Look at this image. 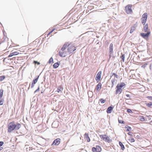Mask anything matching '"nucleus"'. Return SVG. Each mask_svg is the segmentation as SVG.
<instances>
[{"mask_svg":"<svg viewBox=\"0 0 152 152\" xmlns=\"http://www.w3.org/2000/svg\"><path fill=\"white\" fill-rule=\"evenodd\" d=\"M76 49V47L73 44L66 42L61 48L59 55L61 57H65L67 54H72Z\"/></svg>","mask_w":152,"mask_h":152,"instance_id":"obj_1","label":"nucleus"},{"mask_svg":"<svg viewBox=\"0 0 152 152\" xmlns=\"http://www.w3.org/2000/svg\"><path fill=\"white\" fill-rule=\"evenodd\" d=\"M7 127L8 132H11L14 130H18L21 127V124L19 123L15 124L14 121H12L9 123Z\"/></svg>","mask_w":152,"mask_h":152,"instance_id":"obj_2","label":"nucleus"},{"mask_svg":"<svg viewBox=\"0 0 152 152\" xmlns=\"http://www.w3.org/2000/svg\"><path fill=\"white\" fill-rule=\"evenodd\" d=\"M126 85L125 83L122 82L120 84H118L116 87V90L115 94H120L123 90L125 87Z\"/></svg>","mask_w":152,"mask_h":152,"instance_id":"obj_3","label":"nucleus"},{"mask_svg":"<svg viewBox=\"0 0 152 152\" xmlns=\"http://www.w3.org/2000/svg\"><path fill=\"white\" fill-rule=\"evenodd\" d=\"M132 4H129L125 7V11L127 14H130L132 13Z\"/></svg>","mask_w":152,"mask_h":152,"instance_id":"obj_4","label":"nucleus"},{"mask_svg":"<svg viewBox=\"0 0 152 152\" xmlns=\"http://www.w3.org/2000/svg\"><path fill=\"white\" fill-rule=\"evenodd\" d=\"M100 138L106 142H110L111 141V140L107 135L106 134H102L99 135Z\"/></svg>","mask_w":152,"mask_h":152,"instance_id":"obj_5","label":"nucleus"},{"mask_svg":"<svg viewBox=\"0 0 152 152\" xmlns=\"http://www.w3.org/2000/svg\"><path fill=\"white\" fill-rule=\"evenodd\" d=\"M148 17L147 13L146 12L144 13L142 16L141 18V23L143 25H145L146 21Z\"/></svg>","mask_w":152,"mask_h":152,"instance_id":"obj_6","label":"nucleus"},{"mask_svg":"<svg viewBox=\"0 0 152 152\" xmlns=\"http://www.w3.org/2000/svg\"><path fill=\"white\" fill-rule=\"evenodd\" d=\"M151 33L150 31H148L146 34H144V33H141L140 34L141 36L143 38L145 39L148 38L150 34Z\"/></svg>","mask_w":152,"mask_h":152,"instance_id":"obj_7","label":"nucleus"},{"mask_svg":"<svg viewBox=\"0 0 152 152\" xmlns=\"http://www.w3.org/2000/svg\"><path fill=\"white\" fill-rule=\"evenodd\" d=\"M102 75V72H99L96 75V80L97 82H98L100 80L101 76Z\"/></svg>","mask_w":152,"mask_h":152,"instance_id":"obj_8","label":"nucleus"},{"mask_svg":"<svg viewBox=\"0 0 152 152\" xmlns=\"http://www.w3.org/2000/svg\"><path fill=\"white\" fill-rule=\"evenodd\" d=\"M61 139L59 138H57L53 142L52 145H58L60 143Z\"/></svg>","mask_w":152,"mask_h":152,"instance_id":"obj_9","label":"nucleus"},{"mask_svg":"<svg viewBox=\"0 0 152 152\" xmlns=\"http://www.w3.org/2000/svg\"><path fill=\"white\" fill-rule=\"evenodd\" d=\"M84 138L86 140L87 142H89L90 141V139L89 137L88 134L87 133H85L84 135Z\"/></svg>","mask_w":152,"mask_h":152,"instance_id":"obj_10","label":"nucleus"},{"mask_svg":"<svg viewBox=\"0 0 152 152\" xmlns=\"http://www.w3.org/2000/svg\"><path fill=\"white\" fill-rule=\"evenodd\" d=\"M39 76H38L36 79L33 80L31 84V88H32L34 87V84L37 82L39 79Z\"/></svg>","mask_w":152,"mask_h":152,"instance_id":"obj_11","label":"nucleus"},{"mask_svg":"<svg viewBox=\"0 0 152 152\" xmlns=\"http://www.w3.org/2000/svg\"><path fill=\"white\" fill-rule=\"evenodd\" d=\"M137 26V25L136 24L134 25L133 26H132L131 28L130 33L131 34L136 29V28Z\"/></svg>","mask_w":152,"mask_h":152,"instance_id":"obj_12","label":"nucleus"},{"mask_svg":"<svg viewBox=\"0 0 152 152\" xmlns=\"http://www.w3.org/2000/svg\"><path fill=\"white\" fill-rule=\"evenodd\" d=\"M19 54V52H14L10 53L8 56V57H11L14 56L16 55Z\"/></svg>","mask_w":152,"mask_h":152,"instance_id":"obj_13","label":"nucleus"},{"mask_svg":"<svg viewBox=\"0 0 152 152\" xmlns=\"http://www.w3.org/2000/svg\"><path fill=\"white\" fill-rule=\"evenodd\" d=\"M113 107L111 106L109 107H108L107 110V113H111L112 110H113Z\"/></svg>","mask_w":152,"mask_h":152,"instance_id":"obj_14","label":"nucleus"},{"mask_svg":"<svg viewBox=\"0 0 152 152\" xmlns=\"http://www.w3.org/2000/svg\"><path fill=\"white\" fill-rule=\"evenodd\" d=\"M101 83H99L96 86V89L97 91H99L101 88Z\"/></svg>","mask_w":152,"mask_h":152,"instance_id":"obj_15","label":"nucleus"},{"mask_svg":"<svg viewBox=\"0 0 152 152\" xmlns=\"http://www.w3.org/2000/svg\"><path fill=\"white\" fill-rule=\"evenodd\" d=\"M63 88L61 86H60L59 87L57 88V91L58 93L61 92L63 90Z\"/></svg>","mask_w":152,"mask_h":152,"instance_id":"obj_16","label":"nucleus"},{"mask_svg":"<svg viewBox=\"0 0 152 152\" xmlns=\"http://www.w3.org/2000/svg\"><path fill=\"white\" fill-rule=\"evenodd\" d=\"M143 29L145 32H148V24H146L143 27Z\"/></svg>","mask_w":152,"mask_h":152,"instance_id":"obj_17","label":"nucleus"},{"mask_svg":"<svg viewBox=\"0 0 152 152\" xmlns=\"http://www.w3.org/2000/svg\"><path fill=\"white\" fill-rule=\"evenodd\" d=\"M113 44L112 43H111L110 44V53H112L113 51Z\"/></svg>","mask_w":152,"mask_h":152,"instance_id":"obj_18","label":"nucleus"},{"mask_svg":"<svg viewBox=\"0 0 152 152\" xmlns=\"http://www.w3.org/2000/svg\"><path fill=\"white\" fill-rule=\"evenodd\" d=\"M97 152H100L102 150L101 147L99 146H96V147Z\"/></svg>","mask_w":152,"mask_h":152,"instance_id":"obj_19","label":"nucleus"},{"mask_svg":"<svg viewBox=\"0 0 152 152\" xmlns=\"http://www.w3.org/2000/svg\"><path fill=\"white\" fill-rule=\"evenodd\" d=\"M146 106L150 108H151V107L152 106V102H150L148 103H147L146 104Z\"/></svg>","mask_w":152,"mask_h":152,"instance_id":"obj_20","label":"nucleus"},{"mask_svg":"<svg viewBox=\"0 0 152 152\" xmlns=\"http://www.w3.org/2000/svg\"><path fill=\"white\" fill-rule=\"evenodd\" d=\"M59 64L58 62L55 63L53 65V67L54 68H56L58 67Z\"/></svg>","mask_w":152,"mask_h":152,"instance_id":"obj_21","label":"nucleus"},{"mask_svg":"<svg viewBox=\"0 0 152 152\" xmlns=\"http://www.w3.org/2000/svg\"><path fill=\"white\" fill-rule=\"evenodd\" d=\"M119 144L120 145L121 148V149L123 150H124V149L125 148L124 145L121 142H119Z\"/></svg>","mask_w":152,"mask_h":152,"instance_id":"obj_22","label":"nucleus"},{"mask_svg":"<svg viewBox=\"0 0 152 152\" xmlns=\"http://www.w3.org/2000/svg\"><path fill=\"white\" fill-rule=\"evenodd\" d=\"M3 90L2 89L0 90V99H1L3 95Z\"/></svg>","mask_w":152,"mask_h":152,"instance_id":"obj_23","label":"nucleus"},{"mask_svg":"<svg viewBox=\"0 0 152 152\" xmlns=\"http://www.w3.org/2000/svg\"><path fill=\"white\" fill-rule=\"evenodd\" d=\"M5 78V76H0V81H1L4 80Z\"/></svg>","mask_w":152,"mask_h":152,"instance_id":"obj_24","label":"nucleus"},{"mask_svg":"<svg viewBox=\"0 0 152 152\" xmlns=\"http://www.w3.org/2000/svg\"><path fill=\"white\" fill-rule=\"evenodd\" d=\"M129 141L131 142H134V138L132 137H130L129 139Z\"/></svg>","mask_w":152,"mask_h":152,"instance_id":"obj_25","label":"nucleus"},{"mask_svg":"<svg viewBox=\"0 0 152 152\" xmlns=\"http://www.w3.org/2000/svg\"><path fill=\"white\" fill-rule=\"evenodd\" d=\"M125 57V55L124 54L122 55L121 57V60H122L123 62H124Z\"/></svg>","mask_w":152,"mask_h":152,"instance_id":"obj_26","label":"nucleus"},{"mask_svg":"<svg viewBox=\"0 0 152 152\" xmlns=\"http://www.w3.org/2000/svg\"><path fill=\"white\" fill-rule=\"evenodd\" d=\"M51 62L53 63V58L51 57L49 59L48 63L49 64L51 63Z\"/></svg>","mask_w":152,"mask_h":152,"instance_id":"obj_27","label":"nucleus"},{"mask_svg":"<svg viewBox=\"0 0 152 152\" xmlns=\"http://www.w3.org/2000/svg\"><path fill=\"white\" fill-rule=\"evenodd\" d=\"M140 120L141 121H144L145 120V118L143 116H140Z\"/></svg>","mask_w":152,"mask_h":152,"instance_id":"obj_28","label":"nucleus"},{"mask_svg":"<svg viewBox=\"0 0 152 152\" xmlns=\"http://www.w3.org/2000/svg\"><path fill=\"white\" fill-rule=\"evenodd\" d=\"M125 128L127 129L126 130L127 131H129L131 129V128L129 126H127L125 127Z\"/></svg>","mask_w":152,"mask_h":152,"instance_id":"obj_29","label":"nucleus"},{"mask_svg":"<svg viewBox=\"0 0 152 152\" xmlns=\"http://www.w3.org/2000/svg\"><path fill=\"white\" fill-rule=\"evenodd\" d=\"M4 100L3 99H1L0 100V105H2L3 104Z\"/></svg>","mask_w":152,"mask_h":152,"instance_id":"obj_30","label":"nucleus"},{"mask_svg":"<svg viewBox=\"0 0 152 152\" xmlns=\"http://www.w3.org/2000/svg\"><path fill=\"white\" fill-rule=\"evenodd\" d=\"M118 121L119 123L121 124H124V122L121 120H119L118 119Z\"/></svg>","mask_w":152,"mask_h":152,"instance_id":"obj_31","label":"nucleus"},{"mask_svg":"<svg viewBox=\"0 0 152 152\" xmlns=\"http://www.w3.org/2000/svg\"><path fill=\"white\" fill-rule=\"evenodd\" d=\"M4 142H3L1 141L0 142V147L2 146L4 144ZM1 148H2L1 149H0V150H1L3 148L2 147Z\"/></svg>","mask_w":152,"mask_h":152,"instance_id":"obj_32","label":"nucleus"},{"mask_svg":"<svg viewBox=\"0 0 152 152\" xmlns=\"http://www.w3.org/2000/svg\"><path fill=\"white\" fill-rule=\"evenodd\" d=\"M92 150L93 152H97L96 148L93 147L92 148Z\"/></svg>","mask_w":152,"mask_h":152,"instance_id":"obj_33","label":"nucleus"},{"mask_svg":"<svg viewBox=\"0 0 152 152\" xmlns=\"http://www.w3.org/2000/svg\"><path fill=\"white\" fill-rule=\"evenodd\" d=\"M105 100L103 99H101L100 100V102L101 103H103L105 102Z\"/></svg>","mask_w":152,"mask_h":152,"instance_id":"obj_34","label":"nucleus"},{"mask_svg":"<svg viewBox=\"0 0 152 152\" xmlns=\"http://www.w3.org/2000/svg\"><path fill=\"white\" fill-rule=\"evenodd\" d=\"M33 62L35 64H37L38 65H39L40 64V63L39 62L35 61H34Z\"/></svg>","mask_w":152,"mask_h":152,"instance_id":"obj_35","label":"nucleus"},{"mask_svg":"<svg viewBox=\"0 0 152 152\" xmlns=\"http://www.w3.org/2000/svg\"><path fill=\"white\" fill-rule=\"evenodd\" d=\"M127 111L129 113H131L132 112L131 110L129 109H127Z\"/></svg>","mask_w":152,"mask_h":152,"instance_id":"obj_36","label":"nucleus"},{"mask_svg":"<svg viewBox=\"0 0 152 152\" xmlns=\"http://www.w3.org/2000/svg\"><path fill=\"white\" fill-rule=\"evenodd\" d=\"M113 75H114L115 76L116 78H118V75L116 74L115 73H113L112 75V76Z\"/></svg>","mask_w":152,"mask_h":152,"instance_id":"obj_37","label":"nucleus"},{"mask_svg":"<svg viewBox=\"0 0 152 152\" xmlns=\"http://www.w3.org/2000/svg\"><path fill=\"white\" fill-rule=\"evenodd\" d=\"M147 98H148L149 99L152 100V96H148L147 97Z\"/></svg>","mask_w":152,"mask_h":152,"instance_id":"obj_38","label":"nucleus"},{"mask_svg":"<svg viewBox=\"0 0 152 152\" xmlns=\"http://www.w3.org/2000/svg\"><path fill=\"white\" fill-rule=\"evenodd\" d=\"M55 28H53L51 31L48 34V35H50L51 33H52L53 31H54L55 30Z\"/></svg>","mask_w":152,"mask_h":152,"instance_id":"obj_39","label":"nucleus"},{"mask_svg":"<svg viewBox=\"0 0 152 152\" xmlns=\"http://www.w3.org/2000/svg\"><path fill=\"white\" fill-rule=\"evenodd\" d=\"M115 82V80H111V82L112 83V86L114 85V83Z\"/></svg>","mask_w":152,"mask_h":152,"instance_id":"obj_40","label":"nucleus"},{"mask_svg":"<svg viewBox=\"0 0 152 152\" xmlns=\"http://www.w3.org/2000/svg\"><path fill=\"white\" fill-rule=\"evenodd\" d=\"M39 87H38V88L36 91H35L34 93H35L39 91Z\"/></svg>","mask_w":152,"mask_h":152,"instance_id":"obj_41","label":"nucleus"},{"mask_svg":"<svg viewBox=\"0 0 152 152\" xmlns=\"http://www.w3.org/2000/svg\"><path fill=\"white\" fill-rule=\"evenodd\" d=\"M136 138L138 139H140V135H137L136 136Z\"/></svg>","mask_w":152,"mask_h":152,"instance_id":"obj_42","label":"nucleus"},{"mask_svg":"<svg viewBox=\"0 0 152 152\" xmlns=\"http://www.w3.org/2000/svg\"><path fill=\"white\" fill-rule=\"evenodd\" d=\"M126 96L127 97H130V96L129 95V94H126Z\"/></svg>","mask_w":152,"mask_h":152,"instance_id":"obj_43","label":"nucleus"},{"mask_svg":"<svg viewBox=\"0 0 152 152\" xmlns=\"http://www.w3.org/2000/svg\"><path fill=\"white\" fill-rule=\"evenodd\" d=\"M43 91H42V92H41V93H43Z\"/></svg>","mask_w":152,"mask_h":152,"instance_id":"obj_44","label":"nucleus"}]
</instances>
